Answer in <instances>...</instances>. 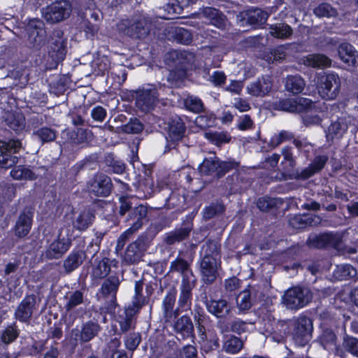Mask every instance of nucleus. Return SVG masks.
<instances>
[{"instance_id":"f257e3e1","label":"nucleus","mask_w":358,"mask_h":358,"mask_svg":"<svg viewBox=\"0 0 358 358\" xmlns=\"http://www.w3.org/2000/svg\"><path fill=\"white\" fill-rule=\"evenodd\" d=\"M120 29H124L125 34L132 38H144L150 32V21L145 15L136 14L130 19L123 20Z\"/></svg>"},{"instance_id":"f03ea898","label":"nucleus","mask_w":358,"mask_h":358,"mask_svg":"<svg viewBox=\"0 0 358 358\" xmlns=\"http://www.w3.org/2000/svg\"><path fill=\"white\" fill-rule=\"evenodd\" d=\"M70 227L60 229L57 237L46 248L44 255L48 259L61 258L71 248Z\"/></svg>"},{"instance_id":"7ed1b4c3","label":"nucleus","mask_w":358,"mask_h":358,"mask_svg":"<svg viewBox=\"0 0 358 358\" xmlns=\"http://www.w3.org/2000/svg\"><path fill=\"white\" fill-rule=\"evenodd\" d=\"M148 214V209L143 205H139L134 207L129 213L126 222L130 226L124 233L121 234L117 240V246L122 248L127 240L129 237L141 229L143 226V222L145 219Z\"/></svg>"},{"instance_id":"20e7f679","label":"nucleus","mask_w":358,"mask_h":358,"mask_svg":"<svg viewBox=\"0 0 358 358\" xmlns=\"http://www.w3.org/2000/svg\"><path fill=\"white\" fill-rule=\"evenodd\" d=\"M341 88V79L334 73H324L318 77L317 90L320 96L327 100L336 98Z\"/></svg>"},{"instance_id":"39448f33","label":"nucleus","mask_w":358,"mask_h":358,"mask_svg":"<svg viewBox=\"0 0 358 358\" xmlns=\"http://www.w3.org/2000/svg\"><path fill=\"white\" fill-rule=\"evenodd\" d=\"M312 299L310 291L305 287H294L285 292L282 302L289 309H299L306 306Z\"/></svg>"},{"instance_id":"423d86ee","label":"nucleus","mask_w":358,"mask_h":358,"mask_svg":"<svg viewBox=\"0 0 358 358\" xmlns=\"http://www.w3.org/2000/svg\"><path fill=\"white\" fill-rule=\"evenodd\" d=\"M72 7L69 1L62 0L53 2L43 10V17L50 23L59 22L69 17Z\"/></svg>"},{"instance_id":"0eeeda50","label":"nucleus","mask_w":358,"mask_h":358,"mask_svg":"<svg viewBox=\"0 0 358 358\" xmlns=\"http://www.w3.org/2000/svg\"><path fill=\"white\" fill-rule=\"evenodd\" d=\"M120 280L118 276L110 275L106 278L99 289L101 297L108 303L106 307L108 312H113L117 306L116 295L118 291Z\"/></svg>"},{"instance_id":"6e6552de","label":"nucleus","mask_w":358,"mask_h":358,"mask_svg":"<svg viewBox=\"0 0 358 358\" xmlns=\"http://www.w3.org/2000/svg\"><path fill=\"white\" fill-rule=\"evenodd\" d=\"M276 7H271L269 10H262L260 8H255L245 11L241 12L236 16L237 22L240 26L245 24L259 26L264 24L268 16L276 11Z\"/></svg>"},{"instance_id":"1a4fd4ad","label":"nucleus","mask_w":358,"mask_h":358,"mask_svg":"<svg viewBox=\"0 0 358 358\" xmlns=\"http://www.w3.org/2000/svg\"><path fill=\"white\" fill-rule=\"evenodd\" d=\"M21 148L19 140L0 141V168L7 169L17 164L19 158L12 153L17 152Z\"/></svg>"},{"instance_id":"9d476101","label":"nucleus","mask_w":358,"mask_h":358,"mask_svg":"<svg viewBox=\"0 0 358 358\" xmlns=\"http://www.w3.org/2000/svg\"><path fill=\"white\" fill-rule=\"evenodd\" d=\"M28 41L31 48L40 50L46 43V31L44 23L37 19L29 22L27 26Z\"/></svg>"},{"instance_id":"9b49d317","label":"nucleus","mask_w":358,"mask_h":358,"mask_svg":"<svg viewBox=\"0 0 358 358\" xmlns=\"http://www.w3.org/2000/svg\"><path fill=\"white\" fill-rule=\"evenodd\" d=\"M157 89L148 85L139 89L136 92V106L143 112H148L152 109L158 100Z\"/></svg>"},{"instance_id":"f8f14e48","label":"nucleus","mask_w":358,"mask_h":358,"mask_svg":"<svg viewBox=\"0 0 358 358\" xmlns=\"http://www.w3.org/2000/svg\"><path fill=\"white\" fill-rule=\"evenodd\" d=\"M87 189L95 196H107L111 192V180L103 173H97L89 181Z\"/></svg>"},{"instance_id":"ddd939ff","label":"nucleus","mask_w":358,"mask_h":358,"mask_svg":"<svg viewBox=\"0 0 358 358\" xmlns=\"http://www.w3.org/2000/svg\"><path fill=\"white\" fill-rule=\"evenodd\" d=\"M177 290L172 287L168 290L162 303V313L166 322H171L180 314V308H175Z\"/></svg>"},{"instance_id":"4468645a","label":"nucleus","mask_w":358,"mask_h":358,"mask_svg":"<svg viewBox=\"0 0 358 358\" xmlns=\"http://www.w3.org/2000/svg\"><path fill=\"white\" fill-rule=\"evenodd\" d=\"M341 242V237L334 233H324L309 237L308 245L314 248H322L327 245L337 247Z\"/></svg>"},{"instance_id":"2eb2a0df","label":"nucleus","mask_w":358,"mask_h":358,"mask_svg":"<svg viewBox=\"0 0 358 358\" xmlns=\"http://www.w3.org/2000/svg\"><path fill=\"white\" fill-rule=\"evenodd\" d=\"M202 280L208 284L213 283L217 275V260L213 257L203 256L200 264Z\"/></svg>"},{"instance_id":"dca6fc26","label":"nucleus","mask_w":358,"mask_h":358,"mask_svg":"<svg viewBox=\"0 0 358 358\" xmlns=\"http://www.w3.org/2000/svg\"><path fill=\"white\" fill-rule=\"evenodd\" d=\"M337 52L339 59L348 66L354 68L358 65V52L351 44L341 43Z\"/></svg>"},{"instance_id":"f3484780","label":"nucleus","mask_w":358,"mask_h":358,"mask_svg":"<svg viewBox=\"0 0 358 358\" xmlns=\"http://www.w3.org/2000/svg\"><path fill=\"white\" fill-rule=\"evenodd\" d=\"M99 331L100 327L97 323L88 322L83 325L80 331L78 329H73L71 335L76 341L85 343L95 337Z\"/></svg>"},{"instance_id":"a211bd4d","label":"nucleus","mask_w":358,"mask_h":358,"mask_svg":"<svg viewBox=\"0 0 358 358\" xmlns=\"http://www.w3.org/2000/svg\"><path fill=\"white\" fill-rule=\"evenodd\" d=\"M35 303L34 296L29 295L24 297L15 312V318L22 322L29 321L33 315Z\"/></svg>"},{"instance_id":"6ab92c4d","label":"nucleus","mask_w":358,"mask_h":358,"mask_svg":"<svg viewBox=\"0 0 358 358\" xmlns=\"http://www.w3.org/2000/svg\"><path fill=\"white\" fill-rule=\"evenodd\" d=\"M273 87V81L269 76H262L248 86V92L255 96H264L268 94Z\"/></svg>"},{"instance_id":"aec40b11","label":"nucleus","mask_w":358,"mask_h":358,"mask_svg":"<svg viewBox=\"0 0 358 358\" xmlns=\"http://www.w3.org/2000/svg\"><path fill=\"white\" fill-rule=\"evenodd\" d=\"M173 330L183 339L194 338L195 336L193 322L187 315L177 319L173 324Z\"/></svg>"},{"instance_id":"412c9836","label":"nucleus","mask_w":358,"mask_h":358,"mask_svg":"<svg viewBox=\"0 0 358 358\" xmlns=\"http://www.w3.org/2000/svg\"><path fill=\"white\" fill-rule=\"evenodd\" d=\"M196 281L182 280L180 287V295L178 302L179 308L189 310L192 306V289L195 286Z\"/></svg>"},{"instance_id":"4be33fe9","label":"nucleus","mask_w":358,"mask_h":358,"mask_svg":"<svg viewBox=\"0 0 358 358\" xmlns=\"http://www.w3.org/2000/svg\"><path fill=\"white\" fill-rule=\"evenodd\" d=\"M208 311L217 318H224L231 313V306L223 299H210L206 301Z\"/></svg>"},{"instance_id":"5701e85b","label":"nucleus","mask_w":358,"mask_h":358,"mask_svg":"<svg viewBox=\"0 0 358 358\" xmlns=\"http://www.w3.org/2000/svg\"><path fill=\"white\" fill-rule=\"evenodd\" d=\"M313 330L311 320L306 317H300L295 322L294 337L301 342L307 341Z\"/></svg>"},{"instance_id":"b1692460","label":"nucleus","mask_w":358,"mask_h":358,"mask_svg":"<svg viewBox=\"0 0 358 358\" xmlns=\"http://www.w3.org/2000/svg\"><path fill=\"white\" fill-rule=\"evenodd\" d=\"M170 271L180 273L182 276V280L196 281L189 263L182 257H178L174 261L171 262Z\"/></svg>"},{"instance_id":"393cba45","label":"nucleus","mask_w":358,"mask_h":358,"mask_svg":"<svg viewBox=\"0 0 358 358\" xmlns=\"http://www.w3.org/2000/svg\"><path fill=\"white\" fill-rule=\"evenodd\" d=\"M48 56L52 59L53 64L55 66L59 61L64 59L66 55V49L64 45V41L62 38L52 40L48 44Z\"/></svg>"},{"instance_id":"a878e982","label":"nucleus","mask_w":358,"mask_h":358,"mask_svg":"<svg viewBox=\"0 0 358 358\" xmlns=\"http://www.w3.org/2000/svg\"><path fill=\"white\" fill-rule=\"evenodd\" d=\"M32 213L23 212L21 213L16 221L15 226V234L19 238L26 236L31 227L32 224Z\"/></svg>"},{"instance_id":"bb28decb","label":"nucleus","mask_w":358,"mask_h":358,"mask_svg":"<svg viewBox=\"0 0 358 358\" xmlns=\"http://www.w3.org/2000/svg\"><path fill=\"white\" fill-rule=\"evenodd\" d=\"M301 61L305 66L315 69H324L331 64V59L323 54H310Z\"/></svg>"},{"instance_id":"cd10ccee","label":"nucleus","mask_w":358,"mask_h":358,"mask_svg":"<svg viewBox=\"0 0 358 358\" xmlns=\"http://www.w3.org/2000/svg\"><path fill=\"white\" fill-rule=\"evenodd\" d=\"M94 219V215L89 209L81 210L73 220V227L80 231H85L89 228Z\"/></svg>"},{"instance_id":"c85d7f7f","label":"nucleus","mask_w":358,"mask_h":358,"mask_svg":"<svg viewBox=\"0 0 358 358\" xmlns=\"http://www.w3.org/2000/svg\"><path fill=\"white\" fill-rule=\"evenodd\" d=\"M85 258V252L83 250H73L64 260L63 267L66 273H70L78 268Z\"/></svg>"},{"instance_id":"c756f323","label":"nucleus","mask_w":358,"mask_h":358,"mask_svg":"<svg viewBox=\"0 0 358 358\" xmlns=\"http://www.w3.org/2000/svg\"><path fill=\"white\" fill-rule=\"evenodd\" d=\"M320 217L313 214L296 215L289 220V224L294 228H303L306 226H315L320 223Z\"/></svg>"},{"instance_id":"7c9ffc66","label":"nucleus","mask_w":358,"mask_h":358,"mask_svg":"<svg viewBox=\"0 0 358 358\" xmlns=\"http://www.w3.org/2000/svg\"><path fill=\"white\" fill-rule=\"evenodd\" d=\"M6 124L16 133L22 131L25 128V118L21 113H7L5 117Z\"/></svg>"},{"instance_id":"2f4dec72","label":"nucleus","mask_w":358,"mask_h":358,"mask_svg":"<svg viewBox=\"0 0 358 358\" xmlns=\"http://www.w3.org/2000/svg\"><path fill=\"white\" fill-rule=\"evenodd\" d=\"M185 131V124L180 117H176L169 122L168 134L171 141L180 140L183 137Z\"/></svg>"},{"instance_id":"473e14b6","label":"nucleus","mask_w":358,"mask_h":358,"mask_svg":"<svg viewBox=\"0 0 358 358\" xmlns=\"http://www.w3.org/2000/svg\"><path fill=\"white\" fill-rule=\"evenodd\" d=\"M141 244V241H136L128 245L124 255V261L127 264H134L141 260L143 256Z\"/></svg>"},{"instance_id":"72a5a7b5","label":"nucleus","mask_w":358,"mask_h":358,"mask_svg":"<svg viewBox=\"0 0 358 358\" xmlns=\"http://www.w3.org/2000/svg\"><path fill=\"white\" fill-rule=\"evenodd\" d=\"M203 15L207 17L210 22L215 27L224 29L227 25L226 17L215 8H206L203 10Z\"/></svg>"},{"instance_id":"f704fd0d","label":"nucleus","mask_w":358,"mask_h":358,"mask_svg":"<svg viewBox=\"0 0 358 358\" xmlns=\"http://www.w3.org/2000/svg\"><path fill=\"white\" fill-rule=\"evenodd\" d=\"M191 231L189 227H182L166 233L164 241L167 245H173L187 239Z\"/></svg>"},{"instance_id":"c9c22d12","label":"nucleus","mask_w":358,"mask_h":358,"mask_svg":"<svg viewBox=\"0 0 358 358\" xmlns=\"http://www.w3.org/2000/svg\"><path fill=\"white\" fill-rule=\"evenodd\" d=\"M243 348V341L234 335L226 336L223 345L222 350L227 354H238Z\"/></svg>"},{"instance_id":"e433bc0d","label":"nucleus","mask_w":358,"mask_h":358,"mask_svg":"<svg viewBox=\"0 0 358 358\" xmlns=\"http://www.w3.org/2000/svg\"><path fill=\"white\" fill-rule=\"evenodd\" d=\"M305 86V80L300 76H288L286 78L285 89L293 94H298L302 92Z\"/></svg>"},{"instance_id":"4c0bfd02","label":"nucleus","mask_w":358,"mask_h":358,"mask_svg":"<svg viewBox=\"0 0 358 358\" xmlns=\"http://www.w3.org/2000/svg\"><path fill=\"white\" fill-rule=\"evenodd\" d=\"M269 34L273 37L285 40L291 37L293 30L287 24L276 23L270 25Z\"/></svg>"},{"instance_id":"58836bf2","label":"nucleus","mask_w":358,"mask_h":358,"mask_svg":"<svg viewBox=\"0 0 358 358\" xmlns=\"http://www.w3.org/2000/svg\"><path fill=\"white\" fill-rule=\"evenodd\" d=\"M136 189L138 197L146 199L150 196L155 191L153 179L149 176L141 178L138 182Z\"/></svg>"},{"instance_id":"ea45409f","label":"nucleus","mask_w":358,"mask_h":358,"mask_svg":"<svg viewBox=\"0 0 358 358\" xmlns=\"http://www.w3.org/2000/svg\"><path fill=\"white\" fill-rule=\"evenodd\" d=\"M201 174L210 176L215 174L217 176L219 169V159L216 156L210 157L203 159L199 167Z\"/></svg>"},{"instance_id":"a19ab883","label":"nucleus","mask_w":358,"mask_h":358,"mask_svg":"<svg viewBox=\"0 0 358 358\" xmlns=\"http://www.w3.org/2000/svg\"><path fill=\"white\" fill-rule=\"evenodd\" d=\"M357 275L356 269L350 264L336 266L334 271V278L338 280H347Z\"/></svg>"},{"instance_id":"79ce46f5","label":"nucleus","mask_w":358,"mask_h":358,"mask_svg":"<svg viewBox=\"0 0 358 358\" xmlns=\"http://www.w3.org/2000/svg\"><path fill=\"white\" fill-rule=\"evenodd\" d=\"M144 129L142 122L137 118H131L130 120L122 127L116 129L115 132L126 133V134H139Z\"/></svg>"},{"instance_id":"37998d69","label":"nucleus","mask_w":358,"mask_h":358,"mask_svg":"<svg viewBox=\"0 0 358 358\" xmlns=\"http://www.w3.org/2000/svg\"><path fill=\"white\" fill-rule=\"evenodd\" d=\"M10 176L14 180H34L35 173L29 168L24 166H15L10 173Z\"/></svg>"},{"instance_id":"c03bdc74","label":"nucleus","mask_w":358,"mask_h":358,"mask_svg":"<svg viewBox=\"0 0 358 358\" xmlns=\"http://www.w3.org/2000/svg\"><path fill=\"white\" fill-rule=\"evenodd\" d=\"M348 127L346 122L343 119H339L332 122L329 127L327 137L331 138H341L346 132Z\"/></svg>"},{"instance_id":"a18cd8bd","label":"nucleus","mask_w":358,"mask_h":358,"mask_svg":"<svg viewBox=\"0 0 358 358\" xmlns=\"http://www.w3.org/2000/svg\"><path fill=\"white\" fill-rule=\"evenodd\" d=\"M206 139L215 145L220 146L231 141L230 135L226 131H208L204 134Z\"/></svg>"},{"instance_id":"49530a36","label":"nucleus","mask_w":358,"mask_h":358,"mask_svg":"<svg viewBox=\"0 0 358 358\" xmlns=\"http://www.w3.org/2000/svg\"><path fill=\"white\" fill-rule=\"evenodd\" d=\"M143 282L141 280L136 281L134 286L135 294L132 300L133 309L139 310L145 303L146 299L142 295Z\"/></svg>"},{"instance_id":"de8ad7c7","label":"nucleus","mask_w":358,"mask_h":358,"mask_svg":"<svg viewBox=\"0 0 358 358\" xmlns=\"http://www.w3.org/2000/svg\"><path fill=\"white\" fill-rule=\"evenodd\" d=\"M34 134L40 140L42 143L54 141L57 138V131L48 127L39 128Z\"/></svg>"},{"instance_id":"09e8293b","label":"nucleus","mask_w":358,"mask_h":358,"mask_svg":"<svg viewBox=\"0 0 358 358\" xmlns=\"http://www.w3.org/2000/svg\"><path fill=\"white\" fill-rule=\"evenodd\" d=\"M294 138V134L292 132L287 130H282L272 136L269 142V145L272 148H276L281 143L292 141Z\"/></svg>"},{"instance_id":"8fccbe9b","label":"nucleus","mask_w":358,"mask_h":358,"mask_svg":"<svg viewBox=\"0 0 358 358\" xmlns=\"http://www.w3.org/2000/svg\"><path fill=\"white\" fill-rule=\"evenodd\" d=\"M251 297L252 296H250V294L248 293V291L245 289L241 292L237 296L236 303L241 312H245L249 310L252 306L255 304Z\"/></svg>"},{"instance_id":"3c124183","label":"nucleus","mask_w":358,"mask_h":358,"mask_svg":"<svg viewBox=\"0 0 358 358\" xmlns=\"http://www.w3.org/2000/svg\"><path fill=\"white\" fill-rule=\"evenodd\" d=\"M66 299L65 308L66 310H71L83 302V293L79 290L69 292L66 296Z\"/></svg>"},{"instance_id":"603ef678","label":"nucleus","mask_w":358,"mask_h":358,"mask_svg":"<svg viewBox=\"0 0 358 358\" xmlns=\"http://www.w3.org/2000/svg\"><path fill=\"white\" fill-rule=\"evenodd\" d=\"M314 14L319 17H331L337 15L336 10L327 3H322L314 8Z\"/></svg>"},{"instance_id":"864d4df0","label":"nucleus","mask_w":358,"mask_h":358,"mask_svg":"<svg viewBox=\"0 0 358 358\" xmlns=\"http://www.w3.org/2000/svg\"><path fill=\"white\" fill-rule=\"evenodd\" d=\"M19 336V330L15 324H13L8 327L2 332L1 336V341L4 344H9L13 342Z\"/></svg>"},{"instance_id":"5fc2aeb1","label":"nucleus","mask_w":358,"mask_h":358,"mask_svg":"<svg viewBox=\"0 0 358 358\" xmlns=\"http://www.w3.org/2000/svg\"><path fill=\"white\" fill-rule=\"evenodd\" d=\"M110 271V266L109 264V259H103L93 269V275L95 278H103L109 274Z\"/></svg>"},{"instance_id":"6e6d98bb","label":"nucleus","mask_w":358,"mask_h":358,"mask_svg":"<svg viewBox=\"0 0 358 358\" xmlns=\"http://www.w3.org/2000/svg\"><path fill=\"white\" fill-rule=\"evenodd\" d=\"M224 211V206L221 203H212L206 206L203 211V217L210 220L213 217L222 214Z\"/></svg>"},{"instance_id":"4d7b16f0","label":"nucleus","mask_w":358,"mask_h":358,"mask_svg":"<svg viewBox=\"0 0 358 358\" xmlns=\"http://www.w3.org/2000/svg\"><path fill=\"white\" fill-rule=\"evenodd\" d=\"M343 347L345 351L358 357V338L349 336H345Z\"/></svg>"},{"instance_id":"13d9d810","label":"nucleus","mask_w":358,"mask_h":358,"mask_svg":"<svg viewBox=\"0 0 358 358\" xmlns=\"http://www.w3.org/2000/svg\"><path fill=\"white\" fill-rule=\"evenodd\" d=\"M185 107L194 112L199 113L203 109V103L200 99L196 96H189L185 100Z\"/></svg>"},{"instance_id":"bf43d9fd","label":"nucleus","mask_w":358,"mask_h":358,"mask_svg":"<svg viewBox=\"0 0 358 358\" xmlns=\"http://www.w3.org/2000/svg\"><path fill=\"white\" fill-rule=\"evenodd\" d=\"M141 337L138 333H132L128 335L124 339L125 347L130 351H134L139 345Z\"/></svg>"},{"instance_id":"052dcab7","label":"nucleus","mask_w":358,"mask_h":358,"mask_svg":"<svg viewBox=\"0 0 358 358\" xmlns=\"http://www.w3.org/2000/svg\"><path fill=\"white\" fill-rule=\"evenodd\" d=\"M194 3V1L193 0H187V2H184L183 0H181L180 1H177L176 3H168L166 6V10H167V12L169 13H172V14H180L183 10V7L184 6H189L190 3Z\"/></svg>"},{"instance_id":"680f3d73","label":"nucleus","mask_w":358,"mask_h":358,"mask_svg":"<svg viewBox=\"0 0 358 358\" xmlns=\"http://www.w3.org/2000/svg\"><path fill=\"white\" fill-rule=\"evenodd\" d=\"M278 108L284 111L297 113L296 99H286L280 100L278 104Z\"/></svg>"},{"instance_id":"e2e57ef3","label":"nucleus","mask_w":358,"mask_h":358,"mask_svg":"<svg viewBox=\"0 0 358 358\" xmlns=\"http://www.w3.org/2000/svg\"><path fill=\"white\" fill-rule=\"evenodd\" d=\"M176 39L182 44L188 45L192 42L191 32L184 28H177L175 31Z\"/></svg>"},{"instance_id":"0e129e2a","label":"nucleus","mask_w":358,"mask_h":358,"mask_svg":"<svg viewBox=\"0 0 358 358\" xmlns=\"http://www.w3.org/2000/svg\"><path fill=\"white\" fill-rule=\"evenodd\" d=\"M184 197L178 192H173L166 200V206L168 208H175L184 203Z\"/></svg>"},{"instance_id":"69168bd1","label":"nucleus","mask_w":358,"mask_h":358,"mask_svg":"<svg viewBox=\"0 0 358 358\" xmlns=\"http://www.w3.org/2000/svg\"><path fill=\"white\" fill-rule=\"evenodd\" d=\"M229 327L230 330L237 334L245 333L248 329L247 322L238 318L231 320Z\"/></svg>"},{"instance_id":"338daca9","label":"nucleus","mask_w":358,"mask_h":358,"mask_svg":"<svg viewBox=\"0 0 358 358\" xmlns=\"http://www.w3.org/2000/svg\"><path fill=\"white\" fill-rule=\"evenodd\" d=\"M237 128L241 131H245L254 128V122L250 115H243L240 116L237 120Z\"/></svg>"},{"instance_id":"774afa93","label":"nucleus","mask_w":358,"mask_h":358,"mask_svg":"<svg viewBox=\"0 0 358 358\" xmlns=\"http://www.w3.org/2000/svg\"><path fill=\"white\" fill-rule=\"evenodd\" d=\"M204 250V256L213 257L215 260H217L219 256V248L217 244L214 241H208L203 245Z\"/></svg>"}]
</instances>
